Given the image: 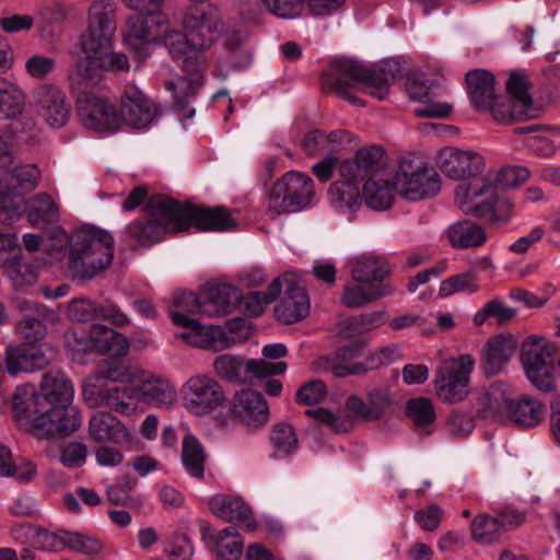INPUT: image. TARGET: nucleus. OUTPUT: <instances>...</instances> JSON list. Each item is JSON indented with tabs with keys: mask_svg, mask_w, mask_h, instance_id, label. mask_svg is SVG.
I'll use <instances>...</instances> for the list:
<instances>
[{
	"mask_svg": "<svg viewBox=\"0 0 560 560\" xmlns=\"http://www.w3.org/2000/svg\"><path fill=\"white\" fill-rule=\"evenodd\" d=\"M180 24L184 32L170 30L163 38L170 55L180 63L186 75L176 82H167L166 88L174 92L177 114L183 118H191L195 108L189 106L190 102L203 83L205 51L219 39L225 25L221 11L214 5L201 12L186 11Z\"/></svg>",
	"mask_w": 560,
	"mask_h": 560,
	"instance_id": "nucleus-1",
	"label": "nucleus"
},
{
	"mask_svg": "<svg viewBox=\"0 0 560 560\" xmlns=\"http://www.w3.org/2000/svg\"><path fill=\"white\" fill-rule=\"evenodd\" d=\"M190 225L200 231H226L236 225V220L224 207H197L164 195H153L143 208V217L125 228L122 242L132 250L149 247L166 234L185 231Z\"/></svg>",
	"mask_w": 560,
	"mask_h": 560,
	"instance_id": "nucleus-2",
	"label": "nucleus"
},
{
	"mask_svg": "<svg viewBox=\"0 0 560 560\" xmlns=\"http://www.w3.org/2000/svg\"><path fill=\"white\" fill-rule=\"evenodd\" d=\"M116 31V5L112 0H96L89 11V24L81 35L83 58L77 63L106 71H128V58L122 52L112 51L113 36Z\"/></svg>",
	"mask_w": 560,
	"mask_h": 560,
	"instance_id": "nucleus-3",
	"label": "nucleus"
},
{
	"mask_svg": "<svg viewBox=\"0 0 560 560\" xmlns=\"http://www.w3.org/2000/svg\"><path fill=\"white\" fill-rule=\"evenodd\" d=\"M115 241L106 230L83 226L68 241L67 271L70 279L85 284L102 277L114 259Z\"/></svg>",
	"mask_w": 560,
	"mask_h": 560,
	"instance_id": "nucleus-4",
	"label": "nucleus"
},
{
	"mask_svg": "<svg viewBox=\"0 0 560 560\" xmlns=\"http://www.w3.org/2000/svg\"><path fill=\"white\" fill-rule=\"evenodd\" d=\"M102 71L106 70L77 63L69 80L77 95L78 116L82 126L94 131L113 132L121 127L119 110L94 92L103 80Z\"/></svg>",
	"mask_w": 560,
	"mask_h": 560,
	"instance_id": "nucleus-5",
	"label": "nucleus"
},
{
	"mask_svg": "<svg viewBox=\"0 0 560 560\" xmlns=\"http://www.w3.org/2000/svg\"><path fill=\"white\" fill-rule=\"evenodd\" d=\"M108 393V405L125 417L142 413L148 406L168 409L177 402L175 386L162 377L147 380L140 386L113 387Z\"/></svg>",
	"mask_w": 560,
	"mask_h": 560,
	"instance_id": "nucleus-6",
	"label": "nucleus"
},
{
	"mask_svg": "<svg viewBox=\"0 0 560 560\" xmlns=\"http://www.w3.org/2000/svg\"><path fill=\"white\" fill-rule=\"evenodd\" d=\"M393 78V73L384 68H365L358 61L341 58L330 63L329 70L322 77V82L334 92L352 90L361 84L372 96L382 101L388 94Z\"/></svg>",
	"mask_w": 560,
	"mask_h": 560,
	"instance_id": "nucleus-7",
	"label": "nucleus"
},
{
	"mask_svg": "<svg viewBox=\"0 0 560 560\" xmlns=\"http://www.w3.org/2000/svg\"><path fill=\"white\" fill-rule=\"evenodd\" d=\"M529 89L530 81L526 74L512 72L506 81L510 98L498 96L491 104V108H487L485 112L490 113L494 120L502 124L538 117L544 108L532 100L528 93Z\"/></svg>",
	"mask_w": 560,
	"mask_h": 560,
	"instance_id": "nucleus-8",
	"label": "nucleus"
},
{
	"mask_svg": "<svg viewBox=\"0 0 560 560\" xmlns=\"http://www.w3.org/2000/svg\"><path fill=\"white\" fill-rule=\"evenodd\" d=\"M557 347L542 336H529L521 346V361L532 384L545 393L553 389L551 370Z\"/></svg>",
	"mask_w": 560,
	"mask_h": 560,
	"instance_id": "nucleus-9",
	"label": "nucleus"
},
{
	"mask_svg": "<svg viewBox=\"0 0 560 560\" xmlns=\"http://www.w3.org/2000/svg\"><path fill=\"white\" fill-rule=\"evenodd\" d=\"M474 366L475 360L470 354L443 360L435 370L436 396L448 404L463 401L469 394Z\"/></svg>",
	"mask_w": 560,
	"mask_h": 560,
	"instance_id": "nucleus-10",
	"label": "nucleus"
},
{
	"mask_svg": "<svg viewBox=\"0 0 560 560\" xmlns=\"http://www.w3.org/2000/svg\"><path fill=\"white\" fill-rule=\"evenodd\" d=\"M314 196V183L311 177L299 172H288L271 187L269 209L281 214L306 208Z\"/></svg>",
	"mask_w": 560,
	"mask_h": 560,
	"instance_id": "nucleus-11",
	"label": "nucleus"
},
{
	"mask_svg": "<svg viewBox=\"0 0 560 560\" xmlns=\"http://www.w3.org/2000/svg\"><path fill=\"white\" fill-rule=\"evenodd\" d=\"M183 406L197 417H206L226 401L223 386L205 374L189 377L180 388Z\"/></svg>",
	"mask_w": 560,
	"mask_h": 560,
	"instance_id": "nucleus-12",
	"label": "nucleus"
},
{
	"mask_svg": "<svg viewBox=\"0 0 560 560\" xmlns=\"http://www.w3.org/2000/svg\"><path fill=\"white\" fill-rule=\"evenodd\" d=\"M394 188L404 198L419 201L440 191V176L432 167L412 161L402 162L394 176Z\"/></svg>",
	"mask_w": 560,
	"mask_h": 560,
	"instance_id": "nucleus-13",
	"label": "nucleus"
},
{
	"mask_svg": "<svg viewBox=\"0 0 560 560\" xmlns=\"http://www.w3.org/2000/svg\"><path fill=\"white\" fill-rule=\"evenodd\" d=\"M39 388V394L54 406L57 418L49 420H79L82 417L80 408L73 404V384L61 370L45 372Z\"/></svg>",
	"mask_w": 560,
	"mask_h": 560,
	"instance_id": "nucleus-14",
	"label": "nucleus"
},
{
	"mask_svg": "<svg viewBox=\"0 0 560 560\" xmlns=\"http://www.w3.org/2000/svg\"><path fill=\"white\" fill-rule=\"evenodd\" d=\"M164 23L165 15L162 12H137L128 18L124 38L138 59H145L150 56L149 46L161 37V27Z\"/></svg>",
	"mask_w": 560,
	"mask_h": 560,
	"instance_id": "nucleus-15",
	"label": "nucleus"
},
{
	"mask_svg": "<svg viewBox=\"0 0 560 560\" xmlns=\"http://www.w3.org/2000/svg\"><path fill=\"white\" fill-rule=\"evenodd\" d=\"M398 402L387 387L370 389L365 397L357 394L345 400L343 411L347 417L361 420H380L392 418L398 409Z\"/></svg>",
	"mask_w": 560,
	"mask_h": 560,
	"instance_id": "nucleus-16",
	"label": "nucleus"
},
{
	"mask_svg": "<svg viewBox=\"0 0 560 560\" xmlns=\"http://www.w3.org/2000/svg\"><path fill=\"white\" fill-rule=\"evenodd\" d=\"M118 110L120 125L135 129L149 127L160 115L159 106L133 84L126 85Z\"/></svg>",
	"mask_w": 560,
	"mask_h": 560,
	"instance_id": "nucleus-17",
	"label": "nucleus"
},
{
	"mask_svg": "<svg viewBox=\"0 0 560 560\" xmlns=\"http://www.w3.org/2000/svg\"><path fill=\"white\" fill-rule=\"evenodd\" d=\"M389 174L386 168V152L380 145H368L359 149L352 160L342 162L339 166V175L347 178H355L360 183L370 177H381Z\"/></svg>",
	"mask_w": 560,
	"mask_h": 560,
	"instance_id": "nucleus-18",
	"label": "nucleus"
},
{
	"mask_svg": "<svg viewBox=\"0 0 560 560\" xmlns=\"http://www.w3.org/2000/svg\"><path fill=\"white\" fill-rule=\"evenodd\" d=\"M529 175V171L524 166H504L498 171L488 172L480 184H470L465 188L459 186L456 195L458 196L459 190H463L467 199L492 197L498 189L514 188L525 183Z\"/></svg>",
	"mask_w": 560,
	"mask_h": 560,
	"instance_id": "nucleus-19",
	"label": "nucleus"
},
{
	"mask_svg": "<svg viewBox=\"0 0 560 560\" xmlns=\"http://www.w3.org/2000/svg\"><path fill=\"white\" fill-rule=\"evenodd\" d=\"M11 411L15 420H49L56 418L54 406L39 394L33 384H23L15 388Z\"/></svg>",
	"mask_w": 560,
	"mask_h": 560,
	"instance_id": "nucleus-20",
	"label": "nucleus"
},
{
	"mask_svg": "<svg viewBox=\"0 0 560 560\" xmlns=\"http://www.w3.org/2000/svg\"><path fill=\"white\" fill-rule=\"evenodd\" d=\"M34 98L39 115L51 128H61L69 121L71 104L58 86L43 84L34 91Z\"/></svg>",
	"mask_w": 560,
	"mask_h": 560,
	"instance_id": "nucleus-21",
	"label": "nucleus"
},
{
	"mask_svg": "<svg viewBox=\"0 0 560 560\" xmlns=\"http://www.w3.org/2000/svg\"><path fill=\"white\" fill-rule=\"evenodd\" d=\"M4 364L10 375L28 373L46 368L52 360L42 346L32 343L9 345L4 351Z\"/></svg>",
	"mask_w": 560,
	"mask_h": 560,
	"instance_id": "nucleus-22",
	"label": "nucleus"
},
{
	"mask_svg": "<svg viewBox=\"0 0 560 560\" xmlns=\"http://www.w3.org/2000/svg\"><path fill=\"white\" fill-rule=\"evenodd\" d=\"M201 539L214 553L215 560H240L244 541L234 526L217 530L207 522H200Z\"/></svg>",
	"mask_w": 560,
	"mask_h": 560,
	"instance_id": "nucleus-23",
	"label": "nucleus"
},
{
	"mask_svg": "<svg viewBox=\"0 0 560 560\" xmlns=\"http://www.w3.org/2000/svg\"><path fill=\"white\" fill-rule=\"evenodd\" d=\"M438 165L447 177L463 179L481 173L485 161L477 152L447 147L439 152Z\"/></svg>",
	"mask_w": 560,
	"mask_h": 560,
	"instance_id": "nucleus-24",
	"label": "nucleus"
},
{
	"mask_svg": "<svg viewBox=\"0 0 560 560\" xmlns=\"http://www.w3.org/2000/svg\"><path fill=\"white\" fill-rule=\"evenodd\" d=\"M518 341L515 336L500 334L491 337L481 351V370L486 376L499 374L516 351Z\"/></svg>",
	"mask_w": 560,
	"mask_h": 560,
	"instance_id": "nucleus-25",
	"label": "nucleus"
},
{
	"mask_svg": "<svg viewBox=\"0 0 560 560\" xmlns=\"http://www.w3.org/2000/svg\"><path fill=\"white\" fill-rule=\"evenodd\" d=\"M285 291L279 304L275 307V314L279 322L289 325L298 323L310 314L311 303L306 290L285 279Z\"/></svg>",
	"mask_w": 560,
	"mask_h": 560,
	"instance_id": "nucleus-26",
	"label": "nucleus"
},
{
	"mask_svg": "<svg viewBox=\"0 0 560 560\" xmlns=\"http://www.w3.org/2000/svg\"><path fill=\"white\" fill-rule=\"evenodd\" d=\"M209 508L218 518L244 526L248 532H253L257 527L252 509L240 497L214 495L209 502Z\"/></svg>",
	"mask_w": 560,
	"mask_h": 560,
	"instance_id": "nucleus-27",
	"label": "nucleus"
},
{
	"mask_svg": "<svg viewBox=\"0 0 560 560\" xmlns=\"http://www.w3.org/2000/svg\"><path fill=\"white\" fill-rule=\"evenodd\" d=\"M395 292L389 283H366L353 280L343 285L340 301L348 308H361Z\"/></svg>",
	"mask_w": 560,
	"mask_h": 560,
	"instance_id": "nucleus-28",
	"label": "nucleus"
},
{
	"mask_svg": "<svg viewBox=\"0 0 560 560\" xmlns=\"http://www.w3.org/2000/svg\"><path fill=\"white\" fill-rule=\"evenodd\" d=\"M509 399V386L494 382L489 387L476 392L472 408L479 417L499 418L506 415Z\"/></svg>",
	"mask_w": 560,
	"mask_h": 560,
	"instance_id": "nucleus-29",
	"label": "nucleus"
},
{
	"mask_svg": "<svg viewBox=\"0 0 560 560\" xmlns=\"http://www.w3.org/2000/svg\"><path fill=\"white\" fill-rule=\"evenodd\" d=\"M173 305L176 310H170L168 315L176 326L191 329L196 335L201 336L205 327L190 315H203L202 295L192 292L176 293L173 296Z\"/></svg>",
	"mask_w": 560,
	"mask_h": 560,
	"instance_id": "nucleus-30",
	"label": "nucleus"
},
{
	"mask_svg": "<svg viewBox=\"0 0 560 560\" xmlns=\"http://www.w3.org/2000/svg\"><path fill=\"white\" fill-rule=\"evenodd\" d=\"M203 300V315L225 316L241 302L238 289L232 284H214L201 292Z\"/></svg>",
	"mask_w": 560,
	"mask_h": 560,
	"instance_id": "nucleus-31",
	"label": "nucleus"
},
{
	"mask_svg": "<svg viewBox=\"0 0 560 560\" xmlns=\"http://www.w3.org/2000/svg\"><path fill=\"white\" fill-rule=\"evenodd\" d=\"M467 92L472 106L485 112L498 97L494 89V75L485 69L470 70L466 74Z\"/></svg>",
	"mask_w": 560,
	"mask_h": 560,
	"instance_id": "nucleus-32",
	"label": "nucleus"
},
{
	"mask_svg": "<svg viewBox=\"0 0 560 560\" xmlns=\"http://www.w3.org/2000/svg\"><path fill=\"white\" fill-rule=\"evenodd\" d=\"M406 91L412 101L423 105L415 109L418 117L444 118L452 112V106L447 103H431L433 95L431 86L427 81L418 78H408L406 81Z\"/></svg>",
	"mask_w": 560,
	"mask_h": 560,
	"instance_id": "nucleus-33",
	"label": "nucleus"
},
{
	"mask_svg": "<svg viewBox=\"0 0 560 560\" xmlns=\"http://www.w3.org/2000/svg\"><path fill=\"white\" fill-rule=\"evenodd\" d=\"M350 275L353 280L366 283H385L389 277L390 268L383 256L363 254L349 262Z\"/></svg>",
	"mask_w": 560,
	"mask_h": 560,
	"instance_id": "nucleus-34",
	"label": "nucleus"
},
{
	"mask_svg": "<svg viewBox=\"0 0 560 560\" xmlns=\"http://www.w3.org/2000/svg\"><path fill=\"white\" fill-rule=\"evenodd\" d=\"M230 413L241 420L245 418L267 419L270 415L264 395L249 388L234 393L230 401Z\"/></svg>",
	"mask_w": 560,
	"mask_h": 560,
	"instance_id": "nucleus-35",
	"label": "nucleus"
},
{
	"mask_svg": "<svg viewBox=\"0 0 560 560\" xmlns=\"http://www.w3.org/2000/svg\"><path fill=\"white\" fill-rule=\"evenodd\" d=\"M56 313L43 304H34V313L25 314L16 324V332L26 343L37 345L47 335L45 322H52Z\"/></svg>",
	"mask_w": 560,
	"mask_h": 560,
	"instance_id": "nucleus-36",
	"label": "nucleus"
},
{
	"mask_svg": "<svg viewBox=\"0 0 560 560\" xmlns=\"http://www.w3.org/2000/svg\"><path fill=\"white\" fill-rule=\"evenodd\" d=\"M52 549L69 548L88 556H96L103 550V544L94 537L78 532L60 529L57 533L45 535Z\"/></svg>",
	"mask_w": 560,
	"mask_h": 560,
	"instance_id": "nucleus-37",
	"label": "nucleus"
},
{
	"mask_svg": "<svg viewBox=\"0 0 560 560\" xmlns=\"http://www.w3.org/2000/svg\"><path fill=\"white\" fill-rule=\"evenodd\" d=\"M93 348L101 354L124 357L129 350V340L122 334L105 325L94 324L90 329Z\"/></svg>",
	"mask_w": 560,
	"mask_h": 560,
	"instance_id": "nucleus-38",
	"label": "nucleus"
},
{
	"mask_svg": "<svg viewBox=\"0 0 560 560\" xmlns=\"http://www.w3.org/2000/svg\"><path fill=\"white\" fill-rule=\"evenodd\" d=\"M40 178V172L34 164L23 165L0 173V188L10 192H27L33 190Z\"/></svg>",
	"mask_w": 560,
	"mask_h": 560,
	"instance_id": "nucleus-39",
	"label": "nucleus"
},
{
	"mask_svg": "<svg viewBox=\"0 0 560 560\" xmlns=\"http://www.w3.org/2000/svg\"><path fill=\"white\" fill-rule=\"evenodd\" d=\"M360 185L355 178L340 176V179L334 182L328 189L330 202L339 211L355 210L362 201Z\"/></svg>",
	"mask_w": 560,
	"mask_h": 560,
	"instance_id": "nucleus-40",
	"label": "nucleus"
},
{
	"mask_svg": "<svg viewBox=\"0 0 560 560\" xmlns=\"http://www.w3.org/2000/svg\"><path fill=\"white\" fill-rule=\"evenodd\" d=\"M394 183L392 184L390 174L383 175L374 178L370 177L364 182L362 196L371 209L386 210L388 209L394 199L393 194Z\"/></svg>",
	"mask_w": 560,
	"mask_h": 560,
	"instance_id": "nucleus-41",
	"label": "nucleus"
},
{
	"mask_svg": "<svg viewBox=\"0 0 560 560\" xmlns=\"http://www.w3.org/2000/svg\"><path fill=\"white\" fill-rule=\"evenodd\" d=\"M20 431L37 440L60 441L80 429V422H18Z\"/></svg>",
	"mask_w": 560,
	"mask_h": 560,
	"instance_id": "nucleus-42",
	"label": "nucleus"
},
{
	"mask_svg": "<svg viewBox=\"0 0 560 560\" xmlns=\"http://www.w3.org/2000/svg\"><path fill=\"white\" fill-rule=\"evenodd\" d=\"M447 237L456 248H474L485 244L487 234L480 225L466 220L450 226Z\"/></svg>",
	"mask_w": 560,
	"mask_h": 560,
	"instance_id": "nucleus-43",
	"label": "nucleus"
},
{
	"mask_svg": "<svg viewBox=\"0 0 560 560\" xmlns=\"http://www.w3.org/2000/svg\"><path fill=\"white\" fill-rule=\"evenodd\" d=\"M215 375L231 384H246V359L241 355L220 354L213 361Z\"/></svg>",
	"mask_w": 560,
	"mask_h": 560,
	"instance_id": "nucleus-44",
	"label": "nucleus"
},
{
	"mask_svg": "<svg viewBox=\"0 0 560 560\" xmlns=\"http://www.w3.org/2000/svg\"><path fill=\"white\" fill-rule=\"evenodd\" d=\"M28 221L34 228H45L59 220V209L47 194H38L30 200Z\"/></svg>",
	"mask_w": 560,
	"mask_h": 560,
	"instance_id": "nucleus-45",
	"label": "nucleus"
},
{
	"mask_svg": "<svg viewBox=\"0 0 560 560\" xmlns=\"http://www.w3.org/2000/svg\"><path fill=\"white\" fill-rule=\"evenodd\" d=\"M89 435L96 443L112 442L121 446L131 443V434L122 422H90Z\"/></svg>",
	"mask_w": 560,
	"mask_h": 560,
	"instance_id": "nucleus-46",
	"label": "nucleus"
},
{
	"mask_svg": "<svg viewBox=\"0 0 560 560\" xmlns=\"http://www.w3.org/2000/svg\"><path fill=\"white\" fill-rule=\"evenodd\" d=\"M546 406L536 398L527 395L513 399L510 396L506 415L511 420H544Z\"/></svg>",
	"mask_w": 560,
	"mask_h": 560,
	"instance_id": "nucleus-47",
	"label": "nucleus"
},
{
	"mask_svg": "<svg viewBox=\"0 0 560 560\" xmlns=\"http://www.w3.org/2000/svg\"><path fill=\"white\" fill-rule=\"evenodd\" d=\"M182 460L187 472L198 479L205 475L206 454L200 442L190 433L183 441Z\"/></svg>",
	"mask_w": 560,
	"mask_h": 560,
	"instance_id": "nucleus-48",
	"label": "nucleus"
},
{
	"mask_svg": "<svg viewBox=\"0 0 560 560\" xmlns=\"http://www.w3.org/2000/svg\"><path fill=\"white\" fill-rule=\"evenodd\" d=\"M281 289V279L277 278L269 284L267 292H250L244 296L241 295V300L250 316H259L266 306L280 295Z\"/></svg>",
	"mask_w": 560,
	"mask_h": 560,
	"instance_id": "nucleus-49",
	"label": "nucleus"
},
{
	"mask_svg": "<svg viewBox=\"0 0 560 560\" xmlns=\"http://www.w3.org/2000/svg\"><path fill=\"white\" fill-rule=\"evenodd\" d=\"M478 291V275L475 270H469L444 279L439 288V296L447 298L459 292L472 294Z\"/></svg>",
	"mask_w": 560,
	"mask_h": 560,
	"instance_id": "nucleus-50",
	"label": "nucleus"
},
{
	"mask_svg": "<svg viewBox=\"0 0 560 560\" xmlns=\"http://www.w3.org/2000/svg\"><path fill=\"white\" fill-rule=\"evenodd\" d=\"M502 526L497 516L479 514L471 522L472 538L479 544H493L502 536Z\"/></svg>",
	"mask_w": 560,
	"mask_h": 560,
	"instance_id": "nucleus-51",
	"label": "nucleus"
},
{
	"mask_svg": "<svg viewBox=\"0 0 560 560\" xmlns=\"http://www.w3.org/2000/svg\"><path fill=\"white\" fill-rule=\"evenodd\" d=\"M517 314V311L505 306L499 300H492L486 303L474 316V324L482 326L489 318H493L498 326H504L510 323Z\"/></svg>",
	"mask_w": 560,
	"mask_h": 560,
	"instance_id": "nucleus-52",
	"label": "nucleus"
},
{
	"mask_svg": "<svg viewBox=\"0 0 560 560\" xmlns=\"http://www.w3.org/2000/svg\"><path fill=\"white\" fill-rule=\"evenodd\" d=\"M25 106V95L15 84L8 83L0 96V115L5 119L19 117Z\"/></svg>",
	"mask_w": 560,
	"mask_h": 560,
	"instance_id": "nucleus-53",
	"label": "nucleus"
},
{
	"mask_svg": "<svg viewBox=\"0 0 560 560\" xmlns=\"http://www.w3.org/2000/svg\"><path fill=\"white\" fill-rule=\"evenodd\" d=\"M270 441L278 453L291 455L298 447L295 430L289 422H277L271 430Z\"/></svg>",
	"mask_w": 560,
	"mask_h": 560,
	"instance_id": "nucleus-54",
	"label": "nucleus"
},
{
	"mask_svg": "<svg viewBox=\"0 0 560 560\" xmlns=\"http://www.w3.org/2000/svg\"><path fill=\"white\" fill-rule=\"evenodd\" d=\"M118 358L119 357H114L112 359L102 360L95 370L98 373V377H102L103 381L108 380L121 383L132 381L133 372Z\"/></svg>",
	"mask_w": 560,
	"mask_h": 560,
	"instance_id": "nucleus-55",
	"label": "nucleus"
},
{
	"mask_svg": "<svg viewBox=\"0 0 560 560\" xmlns=\"http://www.w3.org/2000/svg\"><path fill=\"white\" fill-rule=\"evenodd\" d=\"M287 370L285 362H267L264 359H246V384H253L254 380H260L279 375Z\"/></svg>",
	"mask_w": 560,
	"mask_h": 560,
	"instance_id": "nucleus-56",
	"label": "nucleus"
},
{
	"mask_svg": "<svg viewBox=\"0 0 560 560\" xmlns=\"http://www.w3.org/2000/svg\"><path fill=\"white\" fill-rule=\"evenodd\" d=\"M270 14L283 19L293 20L299 18L303 10L305 0H257Z\"/></svg>",
	"mask_w": 560,
	"mask_h": 560,
	"instance_id": "nucleus-57",
	"label": "nucleus"
},
{
	"mask_svg": "<svg viewBox=\"0 0 560 560\" xmlns=\"http://www.w3.org/2000/svg\"><path fill=\"white\" fill-rule=\"evenodd\" d=\"M328 394L327 386L320 380H313L302 385L295 395L300 405L312 406L319 404Z\"/></svg>",
	"mask_w": 560,
	"mask_h": 560,
	"instance_id": "nucleus-58",
	"label": "nucleus"
},
{
	"mask_svg": "<svg viewBox=\"0 0 560 560\" xmlns=\"http://www.w3.org/2000/svg\"><path fill=\"white\" fill-rule=\"evenodd\" d=\"M405 413L410 420H435L436 417L433 404L427 397H416L407 400Z\"/></svg>",
	"mask_w": 560,
	"mask_h": 560,
	"instance_id": "nucleus-59",
	"label": "nucleus"
},
{
	"mask_svg": "<svg viewBox=\"0 0 560 560\" xmlns=\"http://www.w3.org/2000/svg\"><path fill=\"white\" fill-rule=\"evenodd\" d=\"M97 302L90 299H74L68 307V314L72 320L85 323L95 320Z\"/></svg>",
	"mask_w": 560,
	"mask_h": 560,
	"instance_id": "nucleus-60",
	"label": "nucleus"
},
{
	"mask_svg": "<svg viewBox=\"0 0 560 560\" xmlns=\"http://www.w3.org/2000/svg\"><path fill=\"white\" fill-rule=\"evenodd\" d=\"M56 67V60L43 55H33L25 62L27 74L34 79H45Z\"/></svg>",
	"mask_w": 560,
	"mask_h": 560,
	"instance_id": "nucleus-61",
	"label": "nucleus"
},
{
	"mask_svg": "<svg viewBox=\"0 0 560 560\" xmlns=\"http://www.w3.org/2000/svg\"><path fill=\"white\" fill-rule=\"evenodd\" d=\"M88 448L83 443L70 442L62 446L60 463L67 468L81 467L86 459Z\"/></svg>",
	"mask_w": 560,
	"mask_h": 560,
	"instance_id": "nucleus-62",
	"label": "nucleus"
},
{
	"mask_svg": "<svg viewBox=\"0 0 560 560\" xmlns=\"http://www.w3.org/2000/svg\"><path fill=\"white\" fill-rule=\"evenodd\" d=\"M95 320H108L117 327H125L130 323L129 317L110 301L97 303Z\"/></svg>",
	"mask_w": 560,
	"mask_h": 560,
	"instance_id": "nucleus-63",
	"label": "nucleus"
},
{
	"mask_svg": "<svg viewBox=\"0 0 560 560\" xmlns=\"http://www.w3.org/2000/svg\"><path fill=\"white\" fill-rule=\"evenodd\" d=\"M102 382L103 378L98 377V373L96 371L93 375L86 377L83 382V398L90 407L98 405L103 399L106 398Z\"/></svg>",
	"mask_w": 560,
	"mask_h": 560,
	"instance_id": "nucleus-64",
	"label": "nucleus"
}]
</instances>
